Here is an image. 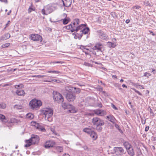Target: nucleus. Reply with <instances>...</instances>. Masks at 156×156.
Here are the masks:
<instances>
[{"instance_id": "f257e3e1", "label": "nucleus", "mask_w": 156, "mask_h": 156, "mask_svg": "<svg viewBox=\"0 0 156 156\" xmlns=\"http://www.w3.org/2000/svg\"><path fill=\"white\" fill-rule=\"evenodd\" d=\"M42 112L44 115L45 119L49 122L52 121V116L53 114V110L50 108H46L43 109Z\"/></svg>"}, {"instance_id": "f03ea898", "label": "nucleus", "mask_w": 156, "mask_h": 156, "mask_svg": "<svg viewBox=\"0 0 156 156\" xmlns=\"http://www.w3.org/2000/svg\"><path fill=\"white\" fill-rule=\"evenodd\" d=\"M39 140V138L38 136L34 135H32L31 138L26 141V144L25 145V147H30L31 145L37 144Z\"/></svg>"}, {"instance_id": "7ed1b4c3", "label": "nucleus", "mask_w": 156, "mask_h": 156, "mask_svg": "<svg viewBox=\"0 0 156 156\" xmlns=\"http://www.w3.org/2000/svg\"><path fill=\"white\" fill-rule=\"evenodd\" d=\"M72 23H73V24L72 27L71 29V31L72 32L75 31L76 32H78L83 26V25H80L78 26L80 23V21L78 19H76L74 20Z\"/></svg>"}, {"instance_id": "20e7f679", "label": "nucleus", "mask_w": 156, "mask_h": 156, "mask_svg": "<svg viewBox=\"0 0 156 156\" xmlns=\"http://www.w3.org/2000/svg\"><path fill=\"white\" fill-rule=\"evenodd\" d=\"M109 151V153H111L112 154H115L116 156H120L125 153L123 149L121 147H115L112 150Z\"/></svg>"}, {"instance_id": "39448f33", "label": "nucleus", "mask_w": 156, "mask_h": 156, "mask_svg": "<svg viewBox=\"0 0 156 156\" xmlns=\"http://www.w3.org/2000/svg\"><path fill=\"white\" fill-rule=\"evenodd\" d=\"M53 98L54 100L58 103H61L64 101L63 97L58 92H54Z\"/></svg>"}, {"instance_id": "423d86ee", "label": "nucleus", "mask_w": 156, "mask_h": 156, "mask_svg": "<svg viewBox=\"0 0 156 156\" xmlns=\"http://www.w3.org/2000/svg\"><path fill=\"white\" fill-rule=\"evenodd\" d=\"M42 104L40 100L34 99L30 102L29 105L31 108L34 109L41 106L42 105Z\"/></svg>"}, {"instance_id": "0eeeda50", "label": "nucleus", "mask_w": 156, "mask_h": 156, "mask_svg": "<svg viewBox=\"0 0 156 156\" xmlns=\"http://www.w3.org/2000/svg\"><path fill=\"white\" fill-rule=\"evenodd\" d=\"M92 122L94 125L95 126H103L105 124L103 120L97 117H94L92 119Z\"/></svg>"}, {"instance_id": "6e6552de", "label": "nucleus", "mask_w": 156, "mask_h": 156, "mask_svg": "<svg viewBox=\"0 0 156 156\" xmlns=\"http://www.w3.org/2000/svg\"><path fill=\"white\" fill-rule=\"evenodd\" d=\"M67 99L69 101H73L75 99L76 96L74 94L71 92L68 93L66 95Z\"/></svg>"}, {"instance_id": "1a4fd4ad", "label": "nucleus", "mask_w": 156, "mask_h": 156, "mask_svg": "<svg viewBox=\"0 0 156 156\" xmlns=\"http://www.w3.org/2000/svg\"><path fill=\"white\" fill-rule=\"evenodd\" d=\"M103 47V45L100 42H98L96 43L95 46L93 48V49L97 50V52H102L101 49Z\"/></svg>"}, {"instance_id": "9d476101", "label": "nucleus", "mask_w": 156, "mask_h": 156, "mask_svg": "<svg viewBox=\"0 0 156 156\" xmlns=\"http://www.w3.org/2000/svg\"><path fill=\"white\" fill-rule=\"evenodd\" d=\"M55 145V142L52 140H50L47 141L45 144L44 147L46 148L53 147Z\"/></svg>"}, {"instance_id": "9b49d317", "label": "nucleus", "mask_w": 156, "mask_h": 156, "mask_svg": "<svg viewBox=\"0 0 156 156\" xmlns=\"http://www.w3.org/2000/svg\"><path fill=\"white\" fill-rule=\"evenodd\" d=\"M94 112L95 114L99 116H103L106 114V112L105 111L99 109L95 110Z\"/></svg>"}, {"instance_id": "f8f14e48", "label": "nucleus", "mask_w": 156, "mask_h": 156, "mask_svg": "<svg viewBox=\"0 0 156 156\" xmlns=\"http://www.w3.org/2000/svg\"><path fill=\"white\" fill-rule=\"evenodd\" d=\"M31 40L35 41H41L42 38L38 34H32L30 36Z\"/></svg>"}, {"instance_id": "ddd939ff", "label": "nucleus", "mask_w": 156, "mask_h": 156, "mask_svg": "<svg viewBox=\"0 0 156 156\" xmlns=\"http://www.w3.org/2000/svg\"><path fill=\"white\" fill-rule=\"evenodd\" d=\"M80 25H83V26L82 27V28L81 29H80V32L81 34H87L89 31V28L88 27L85 28L86 26V24H81Z\"/></svg>"}, {"instance_id": "4468645a", "label": "nucleus", "mask_w": 156, "mask_h": 156, "mask_svg": "<svg viewBox=\"0 0 156 156\" xmlns=\"http://www.w3.org/2000/svg\"><path fill=\"white\" fill-rule=\"evenodd\" d=\"M66 109H68L70 113H75L76 112L74 107L71 105L68 104Z\"/></svg>"}, {"instance_id": "2eb2a0df", "label": "nucleus", "mask_w": 156, "mask_h": 156, "mask_svg": "<svg viewBox=\"0 0 156 156\" xmlns=\"http://www.w3.org/2000/svg\"><path fill=\"white\" fill-rule=\"evenodd\" d=\"M106 118L107 119H108L109 121L113 124L115 123V119L112 115H109L106 117Z\"/></svg>"}, {"instance_id": "dca6fc26", "label": "nucleus", "mask_w": 156, "mask_h": 156, "mask_svg": "<svg viewBox=\"0 0 156 156\" xmlns=\"http://www.w3.org/2000/svg\"><path fill=\"white\" fill-rule=\"evenodd\" d=\"M62 1L63 2V5L66 7H69L70 6L72 3V1H66V2L65 3L64 2V1L63 0H62Z\"/></svg>"}, {"instance_id": "f3484780", "label": "nucleus", "mask_w": 156, "mask_h": 156, "mask_svg": "<svg viewBox=\"0 0 156 156\" xmlns=\"http://www.w3.org/2000/svg\"><path fill=\"white\" fill-rule=\"evenodd\" d=\"M127 152L128 154L131 156H133L135 155V153L134 151V150L132 147H131L129 148L127 150Z\"/></svg>"}, {"instance_id": "a211bd4d", "label": "nucleus", "mask_w": 156, "mask_h": 156, "mask_svg": "<svg viewBox=\"0 0 156 156\" xmlns=\"http://www.w3.org/2000/svg\"><path fill=\"white\" fill-rule=\"evenodd\" d=\"M0 121L2 123L6 122L8 121L5 116L1 114H0Z\"/></svg>"}, {"instance_id": "6ab92c4d", "label": "nucleus", "mask_w": 156, "mask_h": 156, "mask_svg": "<svg viewBox=\"0 0 156 156\" xmlns=\"http://www.w3.org/2000/svg\"><path fill=\"white\" fill-rule=\"evenodd\" d=\"M16 93L19 96H24L25 94L24 91L22 90H17Z\"/></svg>"}, {"instance_id": "aec40b11", "label": "nucleus", "mask_w": 156, "mask_h": 156, "mask_svg": "<svg viewBox=\"0 0 156 156\" xmlns=\"http://www.w3.org/2000/svg\"><path fill=\"white\" fill-rule=\"evenodd\" d=\"M92 129H94V128L93 127H92L91 129L86 128H84L83 130L84 132H86L89 134H90L92 131Z\"/></svg>"}, {"instance_id": "412c9836", "label": "nucleus", "mask_w": 156, "mask_h": 156, "mask_svg": "<svg viewBox=\"0 0 156 156\" xmlns=\"http://www.w3.org/2000/svg\"><path fill=\"white\" fill-rule=\"evenodd\" d=\"M123 145L126 148V150L132 147L131 145L127 141H125L123 143Z\"/></svg>"}, {"instance_id": "4be33fe9", "label": "nucleus", "mask_w": 156, "mask_h": 156, "mask_svg": "<svg viewBox=\"0 0 156 156\" xmlns=\"http://www.w3.org/2000/svg\"><path fill=\"white\" fill-rule=\"evenodd\" d=\"M99 37L102 39H106L107 38V35L103 32H101L100 34Z\"/></svg>"}, {"instance_id": "5701e85b", "label": "nucleus", "mask_w": 156, "mask_h": 156, "mask_svg": "<svg viewBox=\"0 0 156 156\" xmlns=\"http://www.w3.org/2000/svg\"><path fill=\"white\" fill-rule=\"evenodd\" d=\"M90 136L94 139H96L97 137V134L94 131H92L90 134Z\"/></svg>"}, {"instance_id": "b1692460", "label": "nucleus", "mask_w": 156, "mask_h": 156, "mask_svg": "<svg viewBox=\"0 0 156 156\" xmlns=\"http://www.w3.org/2000/svg\"><path fill=\"white\" fill-rule=\"evenodd\" d=\"M73 87L70 86H66L65 88V90L67 91L70 92L73 90Z\"/></svg>"}, {"instance_id": "393cba45", "label": "nucleus", "mask_w": 156, "mask_h": 156, "mask_svg": "<svg viewBox=\"0 0 156 156\" xmlns=\"http://www.w3.org/2000/svg\"><path fill=\"white\" fill-rule=\"evenodd\" d=\"M44 81L46 82H51L53 81H54L56 82L57 83H59L60 82V80H57L55 79H51L50 80H44Z\"/></svg>"}, {"instance_id": "a878e982", "label": "nucleus", "mask_w": 156, "mask_h": 156, "mask_svg": "<svg viewBox=\"0 0 156 156\" xmlns=\"http://www.w3.org/2000/svg\"><path fill=\"white\" fill-rule=\"evenodd\" d=\"M55 149L58 152H61L63 150L62 147L60 146L56 147Z\"/></svg>"}, {"instance_id": "bb28decb", "label": "nucleus", "mask_w": 156, "mask_h": 156, "mask_svg": "<svg viewBox=\"0 0 156 156\" xmlns=\"http://www.w3.org/2000/svg\"><path fill=\"white\" fill-rule=\"evenodd\" d=\"M102 126H96V129L99 132H101L102 130V128L101 127Z\"/></svg>"}, {"instance_id": "cd10ccee", "label": "nucleus", "mask_w": 156, "mask_h": 156, "mask_svg": "<svg viewBox=\"0 0 156 156\" xmlns=\"http://www.w3.org/2000/svg\"><path fill=\"white\" fill-rule=\"evenodd\" d=\"M39 130H41L42 131H44L45 130V128L42 126L41 124L40 125V126H38V127L37 128Z\"/></svg>"}, {"instance_id": "c85d7f7f", "label": "nucleus", "mask_w": 156, "mask_h": 156, "mask_svg": "<svg viewBox=\"0 0 156 156\" xmlns=\"http://www.w3.org/2000/svg\"><path fill=\"white\" fill-rule=\"evenodd\" d=\"M108 46L109 47H112L114 48L115 46L116 45L114 43H112V42H108Z\"/></svg>"}, {"instance_id": "c756f323", "label": "nucleus", "mask_w": 156, "mask_h": 156, "mask_svg": "<svg viewBox=\"0 0 156 156\" xmlns=\"http://www.w3.org/2000/svg\"><path fill=\"white\" fill-rule=\"evenodd\" d=\"M14 108L17 109H20L22 108V106L20 105H14Z\"/></svg>"}, {"instance_id": "7c9ffc66", "label": "nucleus", "mask_w": 156, "mask_h": 156, "mask_svg": "<svg viewBox=\"0 0 156 156\" xmlns=\"http://www.w3.org/2000/svg\"><path fill=\"white\" fill-rule=\"evenodd\" d=\"M14 87L18 89V88H22L23 87V85L22 84H20L19 85H16L14 86Z\"/></svg>"}, {"instance_id": "2f4dec72", "label": "nucleus", "mask_w": 156, "mask_h": 156, "mask_svg": "<svg viewBox=\"0 0 156 156\" xmlns=\"http://www.w3.org/2000/svg\"><path fill=\"white\" fill-rule=\"evenodd\" d=\"M32 125L35 126V127L36 128V129H37L40 125V124L36 122H33L32 123Z\"/></svg>"}, {"instance_id": "473e14b6", "label": "nucleus", "mask_w": 156, "mask_h": 156, "mask_svg": "<svg viewBox=\"0 0 156 156\" xmlns=\"http://www.w3.org/2000/svg\"><path fill=\"white\" fill-rule=\"evenodd\" d=\"M26 116L27 118H30V119H33L34 117L33 115L30 113L27 114Z\"/></svg>"}, {"instance_id": "72a5a7b5", "label": "nucleus", "mask_w": 156, "mask_h": 156, "mask_svg": "<svg viewBox=\"0 0 156 156\" xmlns=\"http://www.w3.org/2000/svg\"><path fill=\"white\" fill-rule=\"evenodd\" d=\"M6 107V105L5 104L3 103L0 104V108L4 109Z\"/></svg>"}, {"instance_id": "f704fd0d", "label": "nucleus", "mask_w": 156, "mask_h": 156, "mask_svg": "<svg viewBox=\"0 0 156 156\" xmlns=\"http://www.w3.org/2000/svg\"><path fill=\"white\" fill-rule=\"evenodd\" d=\"M73 26V23L72 24H70L69 25H67L66 26V28L67 30H69L71 29L72 27Z\"/></svg>"}, {"instance_id": "c9c22d12", "label": "nucleus", "mask_w": 156, "mask_h": 156, "mask_svg": "<svg viewBox=\"0 0 156 156\" xmlns=\"http://www.w3.org/2000/svg\"><path fill=\"white\" fill-rule=\"evenodd\" d=\"M48 73H55V74H58V73H60V72L58 71H48Z\"/></svg>"}, {"instance_id": "e433bc0d", "label": "nucleus", "mask_w": 156, "mask_h": 156, "mask_svg": "<svg viewBox=\"0 0 156 156\" xmlns=\"http://www.w3.org/2000/svg\"><path fill=\"white\" fill-rule=\"evenodd\" d=\"M69 104L64 103L62 104V106L64 109H66Z\"/></svg>"}, {"instance_id": "4c0bfd02", "label": "nucleus", "mask_w": 156, "mask_h": 156, "mask_svg": "<svg viewBox=\"0 0 156 156\" xmlns=\"http://www.w3.org/2000/svg\"><path fill=\"white\" fill-rule=\"evenodd\" d=\"M7 39L6 37L4 35L0 37V42Z\"/></svg>"}, {"instance_id": "58836bf2", "label": "nucleus", "mask_w": 156, "mask_h": 156, "mask_svg": "<svg viewBox=\"0 0 156 156\" xmlns=\"http://www.w3.org/2000/svg\"><path fill=\"white\" fill-rule=\"evenodd\" d=\"M144 5L146 6H151L150 3L148 0H145L144 1Z\"/></svg>"}, {"instance_id": "ea45409f", "label": "nucleus", "mask_w": 156, "mask_h": 156, "mask_svg": "<svg viewBox=\"0 0 156 156\" xmlns=\"http://www.w3.org/2000/svg\"><path fill=\"white\" fill-rule=\"evenodd\" d=\"M69 22V20L66 19H64L63 20V23L64 24H66L68 23Z\"/></svg>"}, {"instance_id": "a19ab883", "label": "nucleus", "mask_w": 156, "mask_h": 156, "mask_svg": "<svg viewBox=\"0 0 156 156\" xmlns=\"http://www.w3.org/2000/svg\"><path fill=\"white\" fill-rule=\"evenodd\" d=\"M46 76L44 75H34L33 76L34 77H36L38 78H43L44 76Z\"/></svg>"}, {"instance_id": "79ce46f5", "label": "nucleus", "mask_w": 156, "mask_h": 156, "mask_svg": "<svg viewBox=\"0 0 156 156\" xmlns=\"http://www.w3.org/2000/svg\"><path fill=\"white\" fill-rule=\"evenodd\" d=\"M4 35L7 39H9L10 37V34L8 33L5 34Z\"/></svg>"}, {"instance_id": "37998d69", "label": "nucleus", "mask_w": 156, "mask_h": 156, "mask_svg": "<svg viewBox=\"0 0 156 156\" xmlns=\"http://www.w3.org/2000/svg\"><path fill=\"white\" fill-rule=\"evenodd\" d=\"M77 35V38H78L79 40L80 39L81 37L83 36V35L82 34H78V33H76Z\"/></svg>"}, {"instance_id": "c03bdc74", "label": "nucleus", "mask_w": 156, "mask_h": 156, "mask_svg": "<svg viewBox=\"0 0 156 156\" xmlns=\"http://www.w3.org/2000/svg\"><path fill=\"white\" fill-rule=\"evenodd\" d=\"M151 76V74L148 73L146 72L144 74V76H145L148 77Z\"/></svg>"}, {"instance_id": "a18cd8bd", "label": "nucleus", "mask_w": 156, "mask_h": 156, "mask_svg": "<svg viewBox=\"0 0 156 156\" xmlns=\"http://www.w3.org/2000/svg\"><path fill=\"white\" fill-rule=\"evenodd\" d=\"M9 45H10L9 43H6L4 44H3L2 45V47H3V48L7 47L8 46H9Z\"/></svg>"}, {"instance_id": "49530a36", "label": "nucleus", "mask_w": 156, "mask_h": 156, "mask_svg": "<svg viewBox=\"0 0 156 156\" xmlns=\"http://www.w3.org/2000/svg\"><path fill=\"white\" fill-rule=\"evenodd\" d=\"M102 93L105 96H109V94L106 93L105 91H102Z\"/></svg>"}, {"instance_id": "de8ad7c7", "label": "nucleus", "mask_w": 156, "mask_h": 156, "mask_svg": "<svg viewBox=\"0 0 156 156\" xmlns=\"http://www.w3.org/2000/svg\"><path fill=\"white\" fill-rule=\"evenodd\" d=\"M73 89L75 90H76V92L77 93H79L80 92V90L79 88L76 89V87H73Z\"/></svg>"}, {"instance_id": "09e8293b", "label": "nucleus", "mask_w": 156, "mask_h": 156, "mask_svg": "<svg viewBox=\"0 0 156 156\" xmlns=\"http://www.w3.org/2000/svg\"><path fill=\"white\" fill-rule=\"evenodd\" d=\"M133 90L139 95H142V94L138 91L136 90L135 89H133Z\"/></svg>"}, {"instance_id": "8fccbe9b", "label": "nucleus", "mask_w": 156, "mask_h": 156, "mask_svg": "<svg viewBox=\"0 0 156 156\" xmlns=\"http://www.w3.org/2000/svg\"><path fill=\"white\" fill-rule=\"evenodd\" d=\"M97 106L99 108H101L102 107V105L101 102L98 103L97 104Z\"/></svg>"}, {"instance_id": "3c124183", "label": "nucleus", "mask_w": 156, "mask_h": 156, "mask_svg": "<svg viewBox=\"0 0 156 156\" xmlns=\"http://www.w3.org/2000/svg\"><path fill=\"white\" fill-rule=\"evenodd\" d=\"M63 62L61 61H57V62H52L51 63H61L62 64Z\"/></svg>"}, {"instance_id": "603ef678", "label": "nucleus", "mask_w": 156, "mask_h": 156, "mask_svg": "<svg viewBox=\"0 0 156 156\" xmlns=\"http://www.w3.org/2000/svg\"><path fill=\"white\" fill-rule=\"evenodd\" d=\"M111 106L112 107L114 108V109L117 110V108L115 107V106L113 104H111Z\"/></svg>"}, {"instance_id": "864d4df0", "label": "nucleus", "mask_w": 156, "mask_h": 156, "mask_svg": "<svg viewBox=\"0 0 156 156\" xmlns=\"http://www.w3.org/2000/svg\"><path fill=\"white\" fill-rule=\"evenodd\" d=\"M103 90V88L102 87H98L97 88V90L99 91H102Z\"/></svg>"}, {"instance_id": "5fc2aeb1", "label": "nucleus", "mask_w": 156, "mask_h": 156, "mask_svg": "<svg viewBox=\"0 0 156 156\" xmlns=\"http://www.w3.org/2000/svg\"><path fill=\"white\" fill-rule=\"evenodd\" d=\"M33 10V9L31 8L30 7L28 9V12L29 13H30Z\"/></svg>"}, {"instance_id": "6e6d98bb", "label": "nucleus", "mask_w": 156, "mask_h": 156, "mask_svg": "<svg viewBox=\"0 0 156 156\" xmlns=\"http://www.w3.org/2000/svg\"><path fill=\"white\" fill-rule=\"evenodd\" d=\"M41 12H42V13L44 15H47V14H46L45 13V9H42V10Z\"/></svg>"}, {"instance_id": "4d7b16f0", "label": "nucleus", "mask_w": 156, "mask_h": 156, "mask_svg": "<svg viewBox=\"0 0 156 156\" xmlns=\"http://www.w3.org/2000/svg\"><path fill=\"white\" fill-rule=\"evenodd\" d=\"M75 33H73L72 34L75 35L74 37L75 39H76L77 38V34L76 35V34H75Z\"/></svg>"}, {"instance_id": "13d9d810", "label": "nucleus", "mask_w": 156, "mask_h": 156, "mask_svg": "<svg viewBox=\"0 0 156 156\" xmlns=\"http://www.w3.org/2000/svg\"><path fill=\"white\" fill-rule=\"evenodd\" d=\"M83 148L84 150H86L87 151H88L89 150V149L88 148V147L87 146H84L83 147Z\"/></svg>"}, {"instance_id": "bf43d9fd", "label": "nucleus", "mask_w": 156, "mask_h": 156, "mask_svg": "<svg viewBox=\"0 0 156 156\" xmlns=\"http://www.w3.org/2000/svg\"><path fill=\"white\" fill-rule=\"evenodd\" d=\"M114 124H115V127L117 129H119V125L116 124L115 123H114Z\"/></svg>"}, {"instance_id": "052dcab7", "label": "nucleus", "mask_w": 156, "mask_h": 156, "mask_svg": "<svg viewBox=\"0 0 156 156\" xmlns=\"http://www.w3.org/2000/svg\"><path fill=\"white\" fill-rule=\"evenodd\" d=\"M149 128V126H147L145 128V131L147 132Z\"/></svg>"}, {"instance_id": "680f3d73", "label": "nucleus", "mask_w": 156, "mask_h": 156, "mask_svg": "<svg viewBox=\"0 0 156 156\" xmlns=\"http://www.w3.org/2000/svg\"><path fill=\"white\" fill-rule=\"evenodd\" d=\"M84 65L87 66H90L91 65V64H90L88 63H85Z\"/></svg>"}, {"instance_id": "e2e57ef3", "label": "nucleus", "mask_w": 156, "mask_h": 156, "mask_svg": "<svg viewBox=\"0 0 156 156\" xmlns=\"http://www.w3.org/2000/svg\"><path fill=\"white\" fill-rule=\"evenodd\" d=\"M133 8H135L136 9H138L140 8V6H139L138 5H136V6H135L133 7Z\"/></svg>"}, {"instance_id": "0e129e2a", "label": "nucleus", "mask_w": 156, "mask_h": 156, "mask_svg": "<svg viewBox=\"0 0 156 156\" xmlns=\"http://www.w3.org/2000/svg\"><path fill=\"white\" fill-rule=\"evenodd\" d=\"M10 23V21H8L7 23L5 25L6 27H8L9 26Z\"/></svg>"}, {"instance_id": "69168bd1", "label": "nucleus", "mask_w": 156, "mask_h": 156, "mask_svg": "<svg viewBox=\"0 0 156 156\" xmlns=\"http://www.w3.org/2000/svg\"><path fill=\"white\" fill-rule=\"evenodd\" d=\"M87 99L88 100H94V98L93 97H88L87 98Z\"/></svg>"}, {"instance_id": "338daca9", "label": "nucleus", "mask_w": 156, "mask_h": 156, "mask_svg": "<svg viewBox=\"0 0 156 156\" xmlns=\"http://www.w3.org/2000/svg\"><path fill=\"white\" fill-rule=\"evenodd\" d=\"M0 1L2 2H4L6 3H7V0H0Z\"/></svg>"}, {"instance_id": "774afa93", "label": "nucleus", "mask_w": 156, "mask_h": 156, "mask_svg": "<svg viewBox=\"0 0 156 156\" xmlns=\"http://www.w3.org/2000/svg\"><path fill=\"white\" fill-rule=\"evenodd\" d=\"M148 110L149 111V109H150V111L151 113H153V112H152V110L150 107H148Z\"/></svg>"}]
</instances>
